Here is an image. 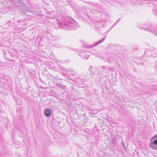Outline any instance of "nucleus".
I'll use <instances>...</instances> for the list:
<instances>
[{
    "label": "nucleus",
    "mask_w": 157,
    "mask_h": 157,
    "mask_svg": "<svg viewBox=\"0 0 157 157\" xmlns=\"http://www.w3.org/2000/svg\"><path fill=\"white\" fill-rule=\"evenodd\" d=\"M138 27L140 29H144L146 31L153 33L155 35L157 34V27L154 25L148 23L147 25V24H142Z\"/></svg>",
    "instance_id": "nucleus-2"
},
{
    "label": "nucleus",
    "mask_w": 157,
    "mask_h": 157,
    "mask_svg": "<svg viewBox=\"0 0 157 157\" xmlns=\"http://www.w3.org/2000/svg\"><path fill=\"white\" fill-rule=\"evenodd\" d=\"M56 86L58 87H60V86H61V84H60L59 83H56Z\"/></svg>",
    "instance_id": "nucleus-12"
},
{
    "label": "nucleus",
    "mask_w": 157,
    "mask_h": 157,
    "mask_svg": "<svg viewBox=\"0 0 157 157\" xmlns=\"http://www.w3.org/2000/svg\"><path fill=\"white\" fill-rule=\"evenodd\" d=\"M69 71L71 72V73L70 74L72 75H75V74L76 73H74L73 71H72V70Z\"/></svg>",
    "instance_id": "nucleus-11"
},
{
    "label": "nucleus",
    "mask_w": 157,
    "mask_h": 157,
    "mask_svg": "<svg viewBox=\"0 0 157 157\" xmlns=\"http://www.w3.org/2000/svg\"><path fill=\"white\" fill-rule=\"evenodd\" d=\"M156 51L153 48H151L149 49L148 51H146L145 54L146 56H155V55H156Z\"/></svg>",
    "instance_id": "nucleus-5"
},
{
    "label": "nucleus",
    "mask_w": 157,
    "mask_h": 157,
    "mask_svg": "<svg viewBox=\"0 0 157 157\" xmlns=\"http://www.w3.org/2000/svg\"><path fill=\"white\" fill-rule=\"evenodd\" d=\"M85 57H84L82 59H85Z\"/></svg>",
    "instance_id": "nucleus-16"
},
{
    "label": "nucleus",
    "mask_w": 157,
    "mask_h": 157,
    "mask_svg": "<svg viewBox=\"0 0 157 157\" xmlns=\"http://www.w3.org/2000/svg\"><path fill=\"white\" fill-rule=\"evenodd\" d=\"M121 145L123 147L124 149H126L125 144L124 143V141L122 140L121 142Z\"/></svg>",
    "instance_id": "nucleus-9"
},
{
    "label": "nucleus",
    "mask_w": 157,
    "mask_h": 157,
    "mask_svg": "<svg viewBox=\"0 0 157 157\" xmlns=\"http://www.w3.org/2000/svg\"><path fill=\"white\" fill-rule=\"evenodd\" d=\"M60 88L62 89H64L65 88H66V86H63V85H62L61 84V86H60L59 87Z\"/></svg>",
    "instance_id": "nucleus-10"
},
{
    "label": "nucleus",
    "mask_w": 157,
    "mask_h": 157,
    "mask_svg": "<svg viewBox=\"0 0 157 157\" xmlns=\"http://www.w3.org/2000/svg\"><path fill=\"white\" fill-rule=\"evenodd\" d=\"M154 139H156V140L150 143L149 146L152 149L157 150V134L153 137L151 141H152Z\"/></svg>",
    "instance_id": "nucleus-4"
},
{
    "label": "nucleus",
    "mask_w": 157,
    "mask_h": 157,
    "mask_svg": "<svg viewBox=\"0 0 157 157\" xmlns=\"http://www.w3.org/2000/svg\"><path fill=\"white\" fill-rule=\"evenodd\" d=\"M67 71V72H68V71Z\"/></svg>",
    "instance_id": "nucleus-18"
},
{
    "label": "nucleus",
    "mask_w": 157,
    "mask_h": 157,
    "mask_svg": "<svg viewBox=\"0 0 157 157\" xmlns=\"http://www.w3.org/2000/svg\"><path fill=\"white\" fill-rule=\"evenodd\" d=\"M78 27L75 20H62L61 22L57 20L56 28H60L67 30H74Z\"/></svg>",
    "instance_id": "nucleus-1"
},
{
    "label": "nucleus",
    "mask_w": 157,
    "mask_h": 157,
    "mask_svg": "<svg viewBox=\"0 0 157 157\" xmlns=\"http://www.w3.org/2000/svg\"><path fill=\"white\" fill-rule=\"evenodd\" d=\"M106 36H105V37H104L101 40L95 43L94 44V46L97 45H98V44H100V43H102V42H103L105 40V39L106 38Z\"/></svg>",
    "instance_id": "nucleus-8"
},
{
    "label": "nucleus",
    "mask_w": 157,
    "mask_h": 157,
    "mask_svg": "<svg viewBox=\"0 0 157 157\" xmlns=\"http://www.w3.org/2000/svg\"><path fill=\"white\" fill-rule=\"evenodd\" d=\"M61 46L60 45H58L56 46V47L57 48H59L61 47Z\"/></svg>",
    "instance_id": "nucleus-13"
},
{
    "label": "nucleus",
    "mask_w": 157,
    "mask_h": 157,
    "mask_svg": "<svg viewBox=\"0 0 157 157\" xmlns=\"http://www.w3.org/2000/svg\"><path fill=\"white\" fill-rule=\"evenodd\" d=\"M118 22V21H117L112 26V27L114 26L116 24H117V23Z\"/></svg>",
    "instance_id": "nucleus-14"
},
{
    "label": "nucleus",
    "mask_w": 157,
    "mask_h": 157,
    "mask_svg": "<svg viewBox=\"0 0 157 157\" xmlns=\"http://www.w3.org/2000/svg\"><path fill=\"white\" fill-rule=\"evenodd\" d=\"M44 113L46 116L49 117L51 114L52 110L50 109H47L45 110Z\"/></svg>",
    "instance_id": "nucleus-6"
},
{
    "label": "nucleus",
    "mask_w": 157,
    "mask_h": 157,
    "mask_svg": "<svg viewBox=\"0 0 157 157\" xmlns=\"http://www.w3.org/2000/svg\"><path fill=\"white\" fill-rule=\"evenodd\" d=\"M78 55L80 56L81 57H82V55H81L80 54H78Z\"/></svg>",
    "instance_id": "nucleus-15"
},
{
    "label": "nucleus",
    "mask_w": 157,
    "mask_h": 157,
    "mask_svg": "<svg viewBox=\"0 0 157 157\" xmlns=\"http://www.w3.org/2000/svg\"><path fill=\"white\" fill-rule=\"evenodd\" d=\"M154 139H156V140L150 143L149 146L152 149L157 150V134L153 137L151 141H152Z\"/></svg>",
    "instance_id": "nucleus-3"
},
{
    "label": "nucleus",
    "mask_w": 157,
    "mask_h": 157,
    "mask_svg": "<svg viewBox=\"0 0 157 157\" xmlns=\"http://www.w3.org/2000/svg\"><path fill=\"white\" fill-rule=\"evenodd\" d=\"M101 68L102 69L101 71L104 73H108L109 72V68L105 66H102L101 67Z\"/></svg>",
    "instance_id": "nucleus-7"
},
{
    "label": "nucleus",
    "mask_w": 157,
    "mask_h": 157,
    "mask_svg": "<svg viewBox=\"0 0 157 157\" xmlns=\"http://www.w3.org/2000/svg\"><path fill=\"white\" fill-rule=\"evenodd\" d=\"M88 58H86V59H85V60H86L88 58Z\"/></svg>",
    "instance_id": "nucleus-17"
}]
</instances>
